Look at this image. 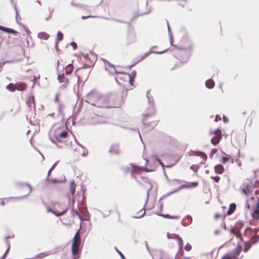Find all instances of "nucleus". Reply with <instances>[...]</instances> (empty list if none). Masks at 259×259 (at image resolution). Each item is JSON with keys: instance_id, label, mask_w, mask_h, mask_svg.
Masks as SVG:
<instances>
[{"instance_id": "1", "label": "nucleus", "mask_w": 259, "mask_h": 259, "mask_svg": "<svg viewBox=\"0 0 259 259\" xmlns=\"http://www.w3.org/2000/svg\"><path fill=\"white\" fill-rule=\"evenodd\" d=\"M89 103L99 108H117L120 99L115 94L101 95L96 91H92L86 96Z\"/></svg>"}, {"instance_id": "2", "label": "nucleus", "mask_w": 259, "mask_h": 259, "mask_svg": "<svg viewBox=\"0 0 259 259\" xmlns=\"http://www.w3.org/2000/svg\"><path fill=\"white\" fill-rule=\"evenodd\" d=\"M177 50L182 51V53L185 54L183 57L181 55H179L178 59L182 63H187L189 59L190 56L193 48V45L191 39L187 36L182 37L180 41V45H172Z\"/></svg>"}, {"instance_id": "3", "label": "nucleus", "mask_w": 259, "mask_h": 259, "mask_svg": "<svg viewBox=\"0 0 259 259\" xmlns=\"http://www.w3.org/2000/svg\"><path fill=\"white\" fill-rule=\"evenodd\" d=\"M237 225L235 229H231L230 231L231 233L235 234L237 238H240L242 240H243L244 237H248V238H251L254 236V234L252 233V232L250 228H247L244 230L243 234L242 233L241 230L238 229V226Z\"/></svg>"}, {"instance_id": "4", "label": "nucleus", "mask_w": 259, "mask_h": 259, "mask_svg": "<svg viewBox=\"0 0 259 259\" xmlns=\"http://www.w3.org/2000/svg\"><path fill=\"white\" fill-rule=\"evenodd\" d=\"M80 243V239L79 236V231H78L75 234L73 238V241L71 246L72 253L73 256V259H75L78 253L79 247Z\"/></svg>"}, {"instance_id": "5", "label": "nucleus", "mask_w": 259, "mask_h": 259, "mask_svg": "<svg viewBox=\"0 0 259 259\" xmlns=\"http://www.w3.org/2000/svg\"><path fill=\"white\" fill-rule=\"evenodd\" d=\"M117 75L118 76L115 77V79L118 83H120L118 80L119 79L123 82H128L131 86L133 85V79L130 74L125 73L121 70V72L118 73Z\"/></svg>"}, {"instance_id": "6", "label": "nucleus", "mask_w": 259, "mask_h": 259, "mask_svg": "<svg viewBox=\"0 0 259 259\" xmlns=\"http://www.w3.org/2000/svg\"><path fill=\"white\" fill-rule=\"evenodd\" d=\"M241 250V246L240 244H238L233 251L225 255L222 259H240L243 256H241L240 258H238L237 256L240 254Z\"/></svg>"}, {"instance_id": "7", "label": "nucleus", "mask_w": 259, "mask_h": 259, "mask_svg": "<svg viewBox=\"0 0 259 259\" xmlns=\"http://www.w3.org/2000/svg\"><path fill=\"white\" fill-rule=\"evenodd\" d=\"M210 134L213 135L211 139V142L213 145L218 144L222 138V132L220 129L218 128L214 132H210Z\"/></svg>"}, {"instance_id": "8", "label": "nucleus", "mask_w": 259, "mask_h": 259, "mask_svg": "<svg viewBox=\"0 0 259 259\" xmlns=\"http://www.w3.org/2000/svg\"><path fill=\"white\" fill-rule=\"evenodd\" d=\"M58 79L59 82L62 83L61 85L59 87V89L61 90H63L66 89L68 85V80L64 76H63V73L61 72V71L59 72L58 75Z\"/></svg>"}, {"instance_id": "9", "label": "nucleus", "mask_w": 259, "mask_h": 259, "mask_svg": "<svg viewBox=\"0 0 259 259\" xmlns=\"http://www.w3.org/2000/svg\"><path fill=\"white\" fill-rule=\"evenodd\" d=\"M73 66H57L58 75L59 72L63 73V76L64 74H70L73 69Z\"/></svg>"}, {"instance_id": "10", "label": "nucleus", "mask_w": 259, "mask_h": 259, "mask_svg": "<svg viewBox=\"0 0 259 259\" xmlns=\"http://www.w3.org/2000/svg\"><path fill=\"white\" fill-rule=\"evenodd\" d=\"M105 69L111 75L121 72V66H106Z\"/></svg>"}, {"instance_id": "11", "label": "nucleus", "mask_w": 259, "mask_h": 259, "mask_svg": "<svg viewBox=\"0 0 259 259\" xmlns=\"http://www.w3.org/2000/svg\"><path fill=\"white\" fill-rule=\"evenodd\" d=\"M83 58L85 59L89 60L90 63H93V65H95L96 61L97 60V56L94 52H90L89 54H83L81 53Z\"/></svg>"}, {"instance_id": "12", "label": "nucleus", "mask_w": 259, "mask_h": 259, "mask_svg": "<svg viewBox=\"0 0 259 259\" xmlns=\"http://www.w3.org/2000/svg\"><path fill=\"white\" fill-rule=\"evenodd\" d=\"M167 237L169 239H177L178 242L179 246L180 249H182L183 247V241L182 239L177 234H170L167 233Z\"/></svg>"}, {"instance_id": "13", "label": "nucleus", "mask_w": 259, "mask_h": 259, "mask_svg": "<svg viewBox=\"0 0 259 259\" xmlns=\"http://www.w3.org/2000/svg\"><path fill=\"white\" fill-rule=\"evenodd\" d=\"M150 52H151V51L147 52L142 55L138 56L135 57L133 60V63L131 65H136L137 63H139L141 60L145 59L147 57H148L149 55Z\"/></svg>"}, {"instance_id": "14", "label": "nucleus", "mask_w": 259, "mask_h": 259, "mask_svg": "<svg viewBox=\"0 0 259 259\" xmlns=\"http://www.w3.org/2000/svg\"><path fill=\"white\" fill-rule=\"evenodd\" d=\"M67 207L65 208H62L61 211H59L58 210H54L51 208H48L47 211L48 212H51L53 213L56 216L59 217L64 214L67 211Z\"/></svg>"}, {"instance_id": "15", "label": "nucleus", "mask_w": 259, "mask_h": 259, "mask_svg": "<svg viewBox=\"0 0 259 259\" xmlns=\"http://www.w3.org/2000/svg\"><path fill=\"white\" fill-rule=\"evenodd\" d=\"M198 185V184L197 182H189L188 184L181 185L178 190H179L183 188H194L197 187Z\"/></svg>"}, {"instance_id": "16", "label": "nucleus", "mask_w": 259, "mask_h": 259, "mask_svg": "<svg viewBox=\"0 0 259 259\" xmlns=\"http://www.w3.org/2000/svg\"><path fill=\"white\" fill-rule=\"evenodd\" d=\"M251 216L254 220L259 219V202H257L255 209L252 212Z\"/></svg>"}, {"instance_id": "17", "label": "nucleus", "mask_w": 259, "mask_h": 259, "mask_svg": "<svg viewBox=\"0 0 259 259\" xmlns=\"http://www.w3.org/2000/svg\"><path fill=\"white\" fill-rule=\"evenodd\" d=\"M109 153L113 154H118L120 153L118 145L117 144L112 145L109 151Z\"/></svg>"}, {"instance_id": "18", "label": "nucleus", "mask_w": 259, "mask_h": 259, "mask_svg": "<svg viewBox=\"0 0 259 259\" xmlns=\"http://www.w3.org/2000/svg\"><path fill=\"white\" fill-rule=\"evenodd\" d=\"M241 192L244 193L246 196H249L251 191L249 189V185H243L241 188Z\"/></svg>"}, {"instance_id": "19", "label": "nucleus", "mask_w": 259, "mask_h": 259, "mask_svg": "<svg viewBox=\"0 0 259 259\" xmlns=\"http://www.w3.org/2000/svg\"><path fill=\"white\" fill-rule=\"evenodd\" d=\"M130 168L132 169L131 171L132 175L138 173L139 171L145 169L144 167H140L138 166H134L133 165H131Z\"/></svg>"}, {"instance_id": "20", "label": "nucleus", "mask_w": 259, "mask_h": 259, "mask_svg": "<svg viewBox=\"0 0 259 259\" xmlns=\"http://www.w3.org/2000/svg\"><path fill=\"white\" fill-rule=\"evenodd\" d=\"M151 8H148L147 9L146 12H145L142 13L140 14L138 13V12L134 14V16L131 18V21H133V20H134L136 18H137L139 16H143V15H145L150 13L151 12Z\"/></svg>"}, {"instance_id": "21", "label": "nucleus", "mask_w": 259, "mask_h": 259, "mask_svg": "<svg viewBox=\"0 0 259 259\" xmlns=\"http://www.w3.org/2000/svg\"><path fill=\"white\" fill-rule=\"evenodd\" d=\"M15 85H16V90H17L18 91H21L25 90L27 87V85L25 83H24L23 82H17V83H15Z\"/></svg>"}, {"instance_id": "22", "label": "nucleus", "mask_w": 259, "mask_h": 259, "mask_svg": "<svg viewBox=\"0 0 259 259\" xmlns=\"http://www.w3.org/2000/svg\"><path fill=\"white\" fill-rule=\"evenodd\" d=\"M157 47L156 46H154L151 47L150 49L148 51V52L151 51V52L149 53V55H150L152 53H154V54H161L169 50V49H166L163 51H154L153 49L156 48Z\"/></svg>"}, {"instance_id": "23", "label": "nucleus", "mask_w": 259, "mask_h": 259, "mask_svg": "<svg viewBox=\"0 0 259 259\" xmlns=\"http://www.w3.org/2000/svg\"><path fill=\"white\" fill-rule=\"evenodd\" d=\"M149 91H147V97L148 99V100H149V102L150 104V108H151V112L150 114H145L144 115V117L145 118L152 115L154 113V107L153 106V104H152V103H151L150 101V98H149Z\"/></svg>"}, {"instance_id": "24", "label": "nucleus", "mask_w": 259, "mask_h": 259, "mask_svg": "<svg viewBox=\"0 0 259 259\" xmlns=\"http://www.w3.org/2000/svg\"><path fill=\"white\" fill-rule=\"evenodd\" d=\"M63 38V34L60 31L57 32V38L56 39L55 47L57 48L58 43L59 41H61Z\"/></svg>"}, {"instance_id": "25", "label": "nucleus", "mask_w": 259, "mask_h": 259, "mask_svg": "<svg viewBox=\"0 0 259 259\" xmlns=\"http://www.w3.org/2000/svg\"><path fill=\"white\" fill-rule=\"evenodd\" d=\"M68 133L66 131L61 132L58 134V136L56 137V139L58 141L61 142V140L67 137Z\"/></svg>"}, {"instance_id": "26", "label": "nucleus", "mask_w": 259, "mask_h": 259, "mask_svg": "<svg viewBox=\"0 0 259 259\" xmlns=\"http://www.w3.org/2000/svg\"><path fill=\"white\" fill-rule=\"evenodd\" d=\"M50 35L47 33L45 32H39L37 34V37L40 39H43L45 40H47Z\"/></svg>"}, {"instance_id": "27", "label": "nucleus", "mask_w": 259, "mask_h": 259, "mask_svg": "<svg viewBox=\"0 0 259 259\" xmlns=\"http://www.w3.org/2000/svg\"><path fill=\"white\" fill-rule=\"evenodd\" d=\"M214 170L217 174H222L224 171V167L221 164H218L214 167Z\"/></svg>"}, {"instance_id": "28", "label": "nucleus", "mask_w": 259, "mask_h": 259, "mask_svg": "<svg viewBox=\"0 0 259 259\" xmlns=\"http://www.w3.org/2000/svg\"><path fill=\"white\" fill-rule=\"evenodd\" d=\"M205 85L207 88L211 89L214 87V82L211 79H209L206 81Z\"/></svg>"}, {"instance_id": "29", "label": "nucleus", "mask_w": 259, "mask_h": 259, "mask_svg": "<svg viewBox=\"0 0 259 259\" xmlns=\"http://www.w3.org/2000/svg\"><path fill=\"white\" fill-rule=\"evenodd\" d=\"M58 114L59 115H62L63 114V111L64 109L65 108V105L62 103H59L58 104Z\"/></svg>"}, {"instance_id": "30", "label": "nucleus", "mask_w": 259, "mask_h": 259, "mask_svg": "<svg viewBox=\"0 0 259 259\" xmlns=\"http://www.w3.org/2000/svg\"><path fill=\"white\" fill-rule=\"evenodd\" d=\"M236 205L235 203H232L230 204L229 209L228 210V214H231L234 212L235 210L236 209Z\"/></svg>"}, {"instance_id": "31", "label": "nucleus", "mask_w": 259, "mask_h": 259, "mask_svg": "<svg viewBox=\"0 0 259 259\" xmlns=\"http://www.w3.org/2000/svg\"><path fill=\"white\" fill-rule=\"evenodd\" d=\"M194 153L195 155L201 157L204 161L207 159V155L202 152L197 151L194 152Z\"/></svg>"}, {"instance_id": "32", "label": "nucleus", "mask_w": 259, "mask_h": 259, "mask_svg": "<svg viewBox=\"0 0 259 259\" xmlns=\"http://www.w3.org/2000/svg\"><path fill=\"white\" fill-rule=\"evenodd\" d=\"M6 89L10 92H14L16 90L15 84L10 83L7 85Z\"/></svg>"}, {"instance_id": "33", "label": "nucleus", "mask_w": 259, "mask_h": 259, "mask_svg": "<svg viewBox=\"0 0 259 259\" xmlns=\"http://www.w3.org/2000/svg\"><path fill=\"white\" fill-rule=\"evenodd\" d=\"M70 190L71 194L72 195H73L74 193H75V184H74V181H72L70 182Z\"/></svg>"}, {"instance_id": "34", "label": "nucleus", "mask_w": 259, "mask_h": 259, "mask_svg": "<svg viewBox=\"0 0 259 259\" xmlns=\"http://www.w3.org/2000/svg\"><path fill=\"white\" fill-rule=\"evenodd\" d=\"M49 255V252H42V253L38 254L36 255H35L34 258H43V257H45L46 256Z\"/></svg>"}, {"instance_id": "35", "label": "nucleus", "mask_w": 259, "mask_h": 259, "mask_svg": "<svg viewBox=\"0 0 259 259\" xmlns=\"http://www.w3.org/2000/svg\"><path fill=\"white\" fill-rule=\"evenodd\" d=\"M7 33L12 34L16 36H19L20 34L18 31L10 28H9Z\"/></svg>"}, {"instance_id": "36", "label": "nucleus", "mask_w": 259, "mask_h": 259, "mask_svg": "<svg viewBox=\"0 0 259 259\" xmlns=\"http://www.w3.org/2000/svg\"><path fill=\"white\" fill-rule=\"evenodd\" d=\"M166 23H167L168 34L170 36V42L171 45H172V41H173V38H172V33L170 31V27H169V24H168V22L167 21H166Z\"/></svg>"}, {"instance_id": "37", "label": "nucleus", "mask_w": 259, "mask_h": 259, "mask_svg": "<svg viewBox=\"0 0 259 259\" xmlns=\"http://www.w3.org/2000/svg\"><path fill=\"white\" fill-rule=\"evenodd\" d=\"M144 125H145V127H151V128H152L154 126H156V125L157 124V122L156 121H153V122H150V123H149L148 124H145V123H144Z\"/></svg>"}, {"instance_id": "38", "label": "nucleus", "mask_w": 259, "mask_h": 259, "mask_svg": "<svg viewBox=\"0 0 259 259\" xmlns=\"http://www.w3.org/2000/svg\"><path fill=\"white\" fill-rule=\"evenodd\" d=\"M58 163V161L56 162L54 165L50 168V169H49V171H48V177L47 178V179L48 180L49 179V175H50V174L51 172V171L52 170H53L54 169V168H55V166Z\"/></svg>"}, {"instance_id": "39", "label": "nucleus", "mask_w": 259, "mask_h": 259, "mask_svg": "<svg viewBox=\"0 0 259 259\" xmlns=\"http://www.w3.org/2000/svg\"><path fill=\"white\" fill-rule=\"evenodd\" d=\"M73 215H77L79 217V219H80L81 220H83L77 210H73Z\"/></svg>"}, {"instance_id": "40", "label": "nucleus", "mask_w": 259, "mask_h": 259, "mask_svg": "<svg viewBox=\"0 0 259 259\" xmlns=\"http://www.w3.org/2000/svg\"><path fill=\"white\" fill-rule=\"evenodd\" d=\"M7 246H8V248H7V250L6 251L5 254L2 256V259H4L5 258V256L6 255L7 253L9 251L10 248V245L8 241H7Z\"/></svg>"}, {"instance_id": "41", "label": "nucleus", "mask_w": 259, "mask_h": 259, "mask_svg": "<svg viewBox=\"0 0 259 259\" xmlns=\"http://www.w3.org/2000/svg\"><path fill=\"white\" fill-rule=\"evenodd\" d=\"M9 28L8 27H5V26H3L2 25H0V30L5 32H6L7 33L8 31V30H9Z\"/></svg>"}, {"instance_id": "42", "label": "nucleus", "mask_w": 259, "mask_h": 259, "mask_svg": "<svg viewBox=\"0 0 259 259\" xmlns=\"http://www.w3.org/2000/svg\"><path fill=\"white\" fill-rule=\"evenodd\" d=\"M230 159V157H222V161L223 163H226L227 161H228L229 160V159Z\"/></svg>"}, {"instance_id": "43", "label": "nucleus", "mask_w": 259, "mask_h": 259, "mask_svg": "<svg viewBox=\"0 0 259 259\" xmlns=\"http://www.w3.org/2000/svg\"><path fill=\"white\" fill-rule=\"evenodd\" d=\"M70 45L72 46L74 50H76L77 48V44L74 41L71 42Z\"/></svg>"}, {"instance_id": "44", "label": "nucleus", "mask_w": 259, "mask_h": 259, "mask_svg": "<svg viewBox=\"0 0 259 259\" xmlns=\"http://www.w3.org/2000/svg\"><path fill=\"white\" fill-rule=\"evenodd\" d=\"M191 245L189 243H187L185 246V249L188 251H190L191 249Z\"/></svg>"}, {"instance_id": "45", "label": "nucleus", "mask_w": 259, "mask_h": 259, "mask_svg": "<svg viewBox=\"0 0 259 259\" xmlns=\"http://www.w3.org/2000/svg\"><path fill=\"white\" fill-rule=\"evenodd\" d=\"M140 211H143V213H142V214L139 215L135 216V217H134V218H141L143 217L144 215V214H145V212H146L145 210V209L141 210Z\"/></svg>"}, {"instance_id": "46", "label": "nucleus", "mask_w": 259, "mask_h": 259, "mask_svg": "<svg viewBox=\"0 0 259 259\" xmlns=\"http://www.w3.org/2000/svg\"><path fill=\"white\" fill-rule=\"evenodd\" d=\"M96 17H98V16H92V15H88V16H82L81 17V19H87V18H96Z\"/></svg>"}, {"instance_id": "47", "label": "nucleus", "mask_w": 259, "mask_h": 259, "mask_svg": "<svg viewBox=\"0 0 259 259\" xmlns=\"http://www.w3.org/2000/svg\"><path fill=\"white\" fill-rule=\"evenodd\" d=\"M55 102L58 104H59V103H60L59 102V94H57L56 95H55Z\"/></svg>"}, {"instance_id": "48", "label": "nucleus", "mask_w": 259, "mask_h": 259, "mask_svg": "<svg viewBox=\"0 0 259 259\" xmlns=\"http://www.w3.org/2000/svg\"><path fill=\"white\" fill-rule=\"evenodd\" d=\"M210 178L212 180H213L215 182H218L220 181V178L219 177L216 176V177H210Z\"/></svg>"}, {"instance_id": "49", "label": "nucleus", "mask_w": 259, "mask_h": 259, "mask_svg": "<svg viewBox=\"0 0 259 259\" xmlns=\"http://www.w3.org/2000/svg\"><path fill=\"white\" fill-rule=\"evenodd\" d=\"M15 10L16 11V22L18 24H20L18 20V11L17 10V8H16V6L15 5Z\"/></svg>"}, {"instance_id": "50", "label": "nucleus", "mask_w": 259, "mask_h": 259, "mask_svg": "<svg viewBox=\"0 0 259 259\" xmlns=\"http://www.w3.org/2000/svg\"><path fill=\"white\" fill-rule=\"evenodd\" d=\"M190 168L194 171H197L198 170V167L197 165H193L191 166Z\"/></svg>"}, {"instance_id": "51", "label": "nucleus", "mask_w": 259, "mask_h": 259, "mask_svg": "<svg viewBox=\"0 0 259 259\" xmlns=\"http://www.w3.org/2000/svg\"><path fill=\"white\" fill-rule=\"evenodd\" d=\"M70 5L73 6V7H76V8H78V7L79 6V4H76V3H75L73 1H72L70 3Z\"/></svg>"}, {"instance_id": "52", "label": "nucleus", "mask_w": 259, "mask_h": 259, "mask_svg": "<svg viewBox=\"0 0 259 259\" xmlns=\"http://www.w3.org/2000/svg\"><path fill=\"white\" fill-rule=\"evenodd\" d=\"M30 78H33L34 79H36L37 78H39V75L38 74H33V75H30L29 76Z\"/></svg>"}, {"instance_id": "53", "label": "nucleus", "mask_w": 259, "mask_h": 259, "mask_svg": "<svg viewBox=\"0 0 259 259\" xmlns=\"http://www.w3.org/2000/svg\"><path fill=\"white\" fill-rule=\"evenodd\" d=\"M29 100L30 101H27V104H28V106H30L31 103H34V99L33 98L32 99L30 98Z\"/></svg>"}, {"instance_id": "54", "label": "nucleus", "mask_w": 259, "mask_h": 259, "mask_svg": "<svg viewBox=\"0 0 259 259\" xmlns=\"http://www.w3.org/2000/svg\"><path fill=\"white\" fill-rule=\"evenodd\" d=\"M245 207L247 209H249L250 208V205H249V204L248 203V200H247L246 201Z\"/></svg>"}, {"instance_id": "55", "label": "nucleus", "mask_w": 259, "mask_h": 259, "mask_svg": "<svg viewBox=\"0 0 259 259\" xmlns=\"http://www.w3.org/2000/svg\"><path fill=\"white\" fill-rule=\"evenodd\" d=\"M136 75V72L135 71H133L132 72V74H130V75H131V76H132V79H133V82H134V78H135Z\"/></svg>"}, {"instance_id": "56", "label": "nucleus", "mask_w": 259, "mask_h": 259, "mask_svg": "<svg viewBox=\"0 0 259 259\" xmlns=\"http://www.w3.org/2000/svg\"><path fill=\"white\" fill-rule=\"evenodd\" d=\"M102 60L104 61V65H113L112 64H111L109 62H108L107 60H106L105 59H103Z\"/></svg>"}, {"instance_id": "57", "label": "nucleus", "mask_w": 259, "mask_h": 259, "mask_svg": "<svg viewBox=\"0 0 259 259\" xmlns=\"http://www.w3.org/2000/svg\"><path fill=\"white\" fill-rule=\"evenodd\" d=\"M87 6L84 5H79V6L78 7L79 8H80L82 10H85Z\"/></svg>"}, {"instance_id": "58", "label": "nucleus", "mask_w": 259, "mask_h": 259, "mask_svg": "<svg viewBox=\"0 0 259 259\" xmlns=\"http://www.w3.org/2000/svg\"><path fill=\"white\" fill-rule=\"evenodd\" d=\"M166 217L171 218V219H178L179 217L178 216H169L168 214L166 215Z\"/></svg>"}, {"instance_id": "59", "label": "nucleus", "mask_w": 259, "mask_h": 259, "mask_svg": "<svg viewBox=\"0 0 259 259\" xmlns=\"http://www.w3.org/2000/svg\"><path fill=\"white\" fill-rule=\"evenodd\" d=\"M219 120H221V117H220V116L219 115H216L214 120L215 121H218Z\"/></svg>"}, {"instance_id": "60", "label": "nucleus", "mask_w": 259, "mask_h": 259, "mask_svg": "<svg viewBox=\"0 0 259 259\" xmlns=\"http://www.w3.org/2000/svg\"><path fill=\"white\" fill-rule=\"evenodd\" d=\"M113 20L114 21H116V22H119V23H124V21H121V20H118V19H114Z\"/></svg>"}, {"instance_id": "61", "label": "nucleus", "mask_w": 259, "mask_h": 259, "mask_svg": "<svg viewBox=\"0 0 259 259\" xmlns=\"http://www.w3.org/2000/svg\"><path fill=\"white\" fill-rule=\"evenodd\" d=\"M116 250L118 252V253L119 254V255H120V256L121 257L122 259H125L123 254L118 250Z\"/></svg>"}, {"instance_id": "62", "label": "nucleus", "mask_w": 259, "mask_h": 259, "mask_svg": "<svg viewBox=\"0 0 259 259\" xmlns=\"http://www.w3.org/2000/svg\"><path fill=\"white\" fill-rule=\"evenodd\" d=\"M51 17H52V13L50 12V15H49V17L46 18H45V20H47V21H48V20H49V19H50Z\"/></svg>"}, {"instance_id": "63", "label": "nucleus", "mask_w": 259, "mask_h": 259, "mask_svg": "<svg viewBox=\"0 0 259 259\" xmlns=\"http://www.w3.org/2000/svg\"><path fill=\"white\" fill-rule=\"evenodd\" d=\"M217 151V150L216 149H212L211 151V154H214Z\"/></svg>"}, {"instance_id": "64", "label": "nucleus", "mask_w": 259, "mask_h": 259, "mask_svg": "<svg viewBox=\"0 0 259 259\" xmlns=\"http://www.w3.org/2000/svg\"><path fill=\"white\" fill-rule=\"evenodd\" d=\"M27 186H28V187L29 188L28 194H29L31 192V190H32V188H31V186L30 185H29V184H28Z\"/></svg>"}]
</instances>
